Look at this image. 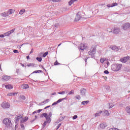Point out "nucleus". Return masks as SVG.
Wrapping results in <instances>:
<instances>
[{"mask_svg":"<svg viewBox=\"0 0 130 130\" xmlns=\"http://www.w3.org/2000/svg\"><path fill=\"white\" fill-rule=\"evenodd\" d=\"M22 67H24V64H21Z\"/></svg>","mask_w":130,"mask_h":130,"instance_id":"obj_62","label":"nucleus"},{"mask_svg":"<svg viewBox=\"0 0 130 130\" xmlns=\"http://www.w3.org/2000/svg\"><path fill=\"white\" fill-rule=\"evenodd\" d=\"M104 113H105V115L106 116H109V112H108V111H107V110H105V111H104Z\"/></svg>","mask_w":130,"mask_h":130,"instance_id":"obj_26","label":"nucleus"},{"mask_svg":"<svg viewBox=\"0 0 130 130\" xmlns=\"http://www.w3.org/2000/svg\"><path fill=\"white\" fill-rule=\"evenodd\" d=\"M77 118H78V116H77V115H74V116L73 117V119H77Z\"/></svg>","mask_w":130,"mask_h":130,"instance_id":"obj_43","label":"nucleus"},{"mask_svg":"<svg viewBox=\"0 0 130 130\" xmlns=\"http://www.w3.org/2000/svg\"><path fill=\"white\" fill-rule=\"evenodd\" d=\"M49 102V99H47L45 101L43 102V103H44L45 104H46V103H48Z\"/></svg>","mask_w":130,"mask_h":130,"instance_id":"obj_34","label":"nucleus"},{"mask_svg":"<svg viewBox=\"0 0 130 130\" xmlns=\"http://www.w3.org/2000/svg\"><path fill=\"white\" fill-rule=\"evenodd\" d=\"M7 15L9 16L10 15H12L13 14H14V13H15V10L13 9H9L7 11Z\"/></svg>","mask_w":130,"mask_h":130,"instance_id":"obj_11","label":"nucleus"},{"mask_svg":"<svg viewBox=\"0 0 130 130\" xmlns=\"http://www.w3.org/2000/svg\"><path fill=\"white\" fill-rule=\"evenodd\" d=\"M109 130H119V129H118V128H110Z\"/></svg>","mask_w":130,"mask_h":130,"instance_id":"obj_41","label":"nucleus"},{"mask_svg":"<svg viewBox=\"0 0 130 130\" xmlns=\"http://www.w3.org/2000/svg\"><path fill=\"white\" fill-rule=\"evenodd\" d=\"M107 126V124L106 123H103L100 124L101 128H105Z\"/></svg>","mask_w":130,"mask_h":130,"instance_id":"obj_16","label":"nucleus"},{"mask_svg":"<svg viewBox=\"0 0 130 130\" xmlns=\"http://www.w3.org/2000/svg\"><path fill=\"white\" fill-rule=\"evenodd\" d=\"M42 111V109H39L38 110V113H40V112H41V111Z\"/></svg>","mask_w":130,"mask_h":130,"instance_id":"obj_52","label":"nucleus"},{"mask_svg":"<svg viewBox=\"0 0 130 130\" xmlns=\"http://www.w3.org/2000/svg\"><path fill=\"white\" fill-rule=\"evenodd\" d=\"M126 111H127V113H130V107H127L126 108Z\"/></svg>","mask_w":130,"mask_h":130,"instance_id":"obj_29","label":"nucleus"},{"mask_svg":"<svg viewBox=\"0 0 130 130\" xmlns=\"http://www.w3.org/2000/svg\"><path fill=\"white\" fill-rule=\"evenodd\" d=\"M85 89H83L82 90H81V95H85Z\"/></svg>","mask_w":130,"mask_h":130,"instance_id":"obj_36","label":"nucleus"},{"mask_svg":"<svg viewBox=\"0 0 130 130\" xmlns=\"http://www.w3.org/2000/svg\"><path fill=\"white\" fill-rule=\"evenodd\" d=\"M30 53H33V49H31V51L30 52Z\"/></svg>","mask_w":130,"mask_h":130,"instance_id":"obj_56","label":"nucleus"},{"mask_svg":"<svg viewBox=\"0 0 130 130\" xmlns=\"http://www.w3.org/2000/svg\"><path fill=\"white\" fill-rule=\"evenodd\" d=\"M15 29L14 28V29L8 31L7 32L4 34V35H0V38H4V37H5L6 36H10V35H11L12 33H14V32H15Z\"/></svg>","mask_w":130,"mask_h":130,"instance_id":"obj_3","label":"nucleus"},{"mask_svg":"<svg viewBox=\"0 0 130 130\" xmlns=\"http://www.w3.org/2000/svg\"><path fill=\"white\" fill-rule=\"evenodd\" d=\"M10 79H11V78L10 77V76H5L2 78V80L3 81H9Z\"/></svg>","mask_w":130,"mask_h":130,"instance_id":"obj_15","label":"nucleus"},{"mask_svg":"<svg viewBox=\"0 0 130 130\" xmlns=\"http://www.w3.org/2000/svg\"><path fill=\"white\" fill-rule=\"evenodd\" d=\"M18 93H8L7 96H15V95H17Z\"/></svg>","mask_w":130,"mask_h":130,"instance_id":"obj_25","label":"nucleus"},{"mask_svg":"<svg viewBox=\"0 0 130 130\" xmlns=\"http://www.w3.org/2000/svg\"><path fill=\"white\" fill-rule=\"evenodd\" d=\"M104 73L106 74V75H108V74H109V72H108V71L106 70L104 71Z\"/></svg>","mask_w":130,"mask_h":130,"instance_id":"obj_46","label":"nucleus"},{"mask_svg":"<svg viewBox=\"0 0 130 130\" xmlns=\"http://www.w3.org/2000/svg\"><path fill=\"white\" fill-rule=\"evenodd\" d=\"M28 119V117H24L23 116H22V118H21V120H20V123H24V122H26V121H27Z\"/></svg>","mask_w":130,"mask_h":130,"instance_id":"obj_12","label":"nucleus"},{"mask_svg":"<svg viewBox=\"0 0 130 130\" xmlns=\"http://www.w3.org/2000/svg\"><path fill=\"white\" fill-rule=\"evenodd\" d=\"M13 52L14 53H19V51L17 50H13Z\"/></svg>","mask_w":130,"mask_h":130,"instance_id":"obj_44","label":"nucleus"},{"mask_svg":"<svg viewBox=\"0 0 130 130\" xmlns=\"http://www.w3.org/2000/svg\"><path fill=\"white\" fill-rule=\"evenodd\" d=\"M5 88H6V89H9L10 90H11V89H13V85H6L5 86Z\"/></svg>","mask_w":130,"mask_h":130,"instance_id":"obj_19","label":"nucleus"},{"mask_svg":"<svg viewBox=\"0 0 130 130\" xmlns=\"http://www.w3.org/2000/svg\"><path fill=\"white\" fill-rule=\"evenodd\" d=\"M49 107H50V106H48L46 107L44 109H47V108H49Z\"/></svg>","mask_w":130,"mask_h":130,"instance_id":"obj_51","label":"nucleus"},{"mask_svg":"<svg viewBox=\"0 0 130 130\" xmlns=\"http://www.w3.org/2000/svg\"><path fill=\"white\" fill-rule=\"evenodd\" d=\"M37 118H38V116H35V118H36V119Z\"/></svg>","mask_w":130,"mask_h":130,"instance_id":"obj_58","label":"nucleus"},{"mask_svg":"<svg viewBox=\"0 0 130 130\" xmlns=\"http://www.w3.org/2000/svg\"><path fill=\"white\" fill-rule=\"evenodd\" d=\"M61 45V44H59L58 46H60Z\"/></svg>","mask_w":130,"mask_h":130,"instance_id":"obj_61","label":"nucleus"},{"mask_svg":"<svg viewBox=\"0 0 130 130\" xmlns=\"http://www.w3.org/2000/svg\"><path fill=\"white\" fill-rule=\"evenodd\" d=\"M58 94H60V95H63L64 94H66V91H63L62 92H58Z\"/></svg>","mask_w":130,"mask_h":130,"instance_id":"obj_35","label":"nucleus"},{"mask_svg":"<svg viewBox=\"0 0 130 130\" xmlns=\"http://www.w3.org/2000/svg\"><path fill=\"white\" fill-rule=\"evenodd\" d=\"M109 105H110L109 108H113V107L114 106V104L112 103L110 104Z\"/></svg>","mask_w":130,"mask_h":130,"instance_id":"obj_37","label":"nucleus"},{"mask_svg":"<svg viewBox=\"0 0 130 130\" xmlns=\"http://www.w3.org/2000/svg\"><path fill=\"white\" fill-rule=\"evenodd\" d=\"M47 124V123L46 122V121H45L44 123L43 124V126H46Z\"/></svg>","mask_w":130,"mask_h":130,"instance_id":"obj_47","label":"nucleus"},{"mask_svg":"<svg viewBox=\"0 0 130 130\" xmlns=\"http://www.w3.org/2000/svg\"><path fill=\"white\" fill-rule=\"evenodd\" d=\"M21 126L22 128H23V127H24V125H23V124H22V125H21Z\"/></svg>","mask_w":130,"mask_h":130,"instance_id":"obj_57","label":"nucleus"},{"mask_svg":"<svg viewBox=\"0 0 130 130\" xmlns=\"http://www.w3.org/2000/svg\"><path fill=\"white\" fill-rule=\"evenodd\" d=\"M43 116H44V117H45L46 119V122L47 123H50L51 121V119L50 118L51 117V116H52V114L51 113V112H50L49 113V115H47V113H43Z\"/></svg>","mask_w":130,"mask_h":130,"instance_id":"obj_2","label":"nucleus"},{"mask_svg":"<svg viewBox=\"0 0 130 130\" xmlns=\"http://www.w3.org/2000/svg\"><path fill=\"white\" fill-rule=\"evenodd\" d=\"M3 123L5 126V130L13 129V123L11 118H6L3 120Z\"/></svg>","mask_w":130,"mask_h":130,"instance_id":"obj_1","label":"nucleus"},{"mask_svg":"<svg viewBox=\"0 0 130 130\" xmlns=\"http://www.w3.org/2000/svg\"><path fill=\"white\" fill-rule=\"evenodd\" d=\"M78 0H71L69 2V6H72V5H73V4H74V3H75V2H77Z\"/></svg>","mask_w":130,"mask_h":130,"instance_id":"obj_21","label":"nucleus"},{"mask_svg":"<svg viewBox=\"0 0 130 130\" xmlns=\"http://www.w3.org/2000/svg\"><path fill=\"white\" fill-rule=\"evenodd\" d=\"M88 103H89V101H83L82 102V104L83 105H85L86 104H88Z\"/></svg>","mask_w":130,"mask_h":130,"instance_id":"obj_27","label":"nucleus"},{"mask_svg":"<svg viewBox=\"0 0 130 130\" xmlns=\"http://www.w3.org/2000/svg\"><path fill=\"white\" fill-rule=\"evenodd\" d=\"M36 59L40 62L42 61V58L41 57H37Z\"/></svg>","mask_w":130,"mask_h":130,"instance_id":"obj_33","label":"nucleus"},{"mask_svg":"<svg viewBox=\"0 0 130 130\" xmlns=\"http://www.w3.org/2000/svg\"><path fill=\"white\" fill-rule=\"evenodd\" d=\"M74 93H75V91L72 90L69 92L68 95H73Z\"/></svg>","mask_w":130,"mask_h":130,"instance_id":"obj_31","label":"nucleus"},{"mask_svg":"<svg viewBox=\"0 0 130 130\" xmlns=\"http://www.w3.org/2000/svg\"><path fill=\"white\" fill-rule=\"evenodd\" d=\"M10 106V103L7 102H3L1 104V107L4 109H7L9 108Z\"/></svg>","mask_w":130,"mask_h":130,"instance_id":"obj_5","label":"nucleus"},{"mask_svg":"<svg viewBox=\"0 0 130 130\" xmlns=\"http://www.w3.org/2000/svg\"><path fill=\"white\" fill-rule=\"evenodd\" d=\"M117 3H113L111 5V7H115L116 6H117Z\"/></svg>","mask_w":130,"mask_h":130,"instance_id":"obj_38","label":"nucleus"},{"mask_svg":"<svg viewBox=\"0 0 130 130\" xmlns=\"http://www.w3.org/2000/svg\"><path fill=\"white\" fill-rule=\"evenodd\" d=\"M75 98L76 99H77L78 100H80V99H81V97L80 96V95H77V96H75Z\"/></svg>","mask_w":130,"mask_h":130,"instance_id":"obj_40","label":"nucleus"},{"mask_svg":"<svg viewBox=\"0 0 130 130\" xmlns=\"http://www.w3.org/2000/svg\"><path fill=\"white\" fill-rule=\"evenodd\" d=\"M22 118H23V115H20L19 116H18L16 118V122H19V121H20V120H22Z\"/></svg>","mask_w":130,"mask_h":130,"instance_id":"obj_14","label":"nucleus"},{"mask_svg":"<svg viewBox=\"0 0 130 130\" xmlns=\"http://www.w3.org/2000/svg\"><path fill=\"white\" fill-rule=\"evenodd\" d=\"M122 64H117L116 65L112 66L113 70L115 71H119L121 69Z\"/></svg>","mask_w":130,"mask_h":130,"instance_id":"obj_4","label":"nucleus"},{"mask_svg":"<svg viewBox=\"0 0 130 130\" xmlns=\"http://www.w3.org/2000/svg\"><path fill=\"white\" fill-rule=\"evenodd\" d=\"M112 49L113 50H115L116 51H118V50H119V48H118L116 46H113L112 47Z\"/></svg>","mask_w":130,"mask_h":130,"instance_id":"obj_17","label":"nucleus"},{"mask_svg":"<svg viewBox=\"0 0 130 130\" xmlns=\"http://www.w3.org/2000/svg\"><path fill=\"white\" fill-rule=\"evenodd\" d=\"M110 30V29H109L107 30L108 32H109V33H111V32H112V30Z\"/></svg>","mask_w":130,"mask_h":130,"instance_id":"obj_53","label":"nucleus"},{"mask_svg":"<svg viewBox=\"0 0 130 130\" xmlns=\"http://www.w3.org/2000/svg\"><path fill=\"white\" fill-rule=\"evenodd\" d=\"M101 113H102V111H100L99 112L95 113V117H97L98 116H100V115H101Z\"/></svg>","mask_w":130,"mask_h":130,"instance_id":"obj_20","label":"nucleus"},{"mask_svg":"<svg viewBox=\"0 0 130 130\" xmlns=\"http://www.w3.org/2000/svg\"><path fill=\"white\" fill-rule=\"evenodd\" d=\"M60 125H61V123L58 124V126H57V129L59 128V127H60Z\"/></svg>","mask_w":130,"mask_h":130,"instance_id":"obj_50","label":"nucleus"},{"mask_svg":"<svg viewBox=\"0 0 130 130\" xmlns=\"http://www.w3.org/2000/svg\"><path fill=\"white\" fill-rule=\"evenodd\" d=\"M35 113H36V111H35L32 113V114H35Z\"/></svg>","mask_w":130,"mask_h":130,"instance_id":"obj_60","label":"nucleus"},{"mask_svg":"<svg viewBox=\"0 0 130 130\" xmlns=\"http://www.w3.org/2000/svg\"><path fill=\"white\" fill-rule=\"evenodd\" d=\"M57 103H57V102H54V103H53L52 104V106H53V105H56V104H57Z\"/></svg>","mask_w":130,"mask_h":130,"instance_id":"obj_49","label":"nucleus"},{"mask_svg":"<svg viewBox=\"0 0 130 130\" xmlns=\"http://www.w3.org/2000/svg\"><path fill=\"white\" fill-rule=\"evenodd\" d=\"M22 89H28L29 88V85L28 84H23L21 86Z\"/></svg>","mask_w":130,"mask_h":130,"instance_id":"obj_18","label":"nucleus"},{"mask_svg":"<svg viewBox=\"0 0 130 130\" xmlns=\"http://www.w3.org/2000/svg\"><path fill=\"white\" fill-rule=\"evenodd\" d=\"M95 53H96V49L94 48H92L91 50L88 52V54L91 56H93Z\"/></svg>","mask_w":130,"mask_h":130,"instance_id":"obj_8","label":"nucleus"},{"mask_svg":"<svg viewBox=\"0 0 130 130\" xmlns=\"http://www.w3.org/2000/svg\"><path fill=\"white\" fill-rule=\"evenodd\" d=\"M1 16L2 17H8V13L6 12H4V13H1Z\"/></svg>","mask_w":130,"mask_h":130,"instance_id":"obj_22","label":"nucleus"},{"mask_svg":"<svg viewBox=\"0 0 130 130\" xmlns=\"http://www.w3.org/2000/svg\"><path fill=\"white\" fill-rule=\"evenodd\" d=\"M47 54H48V52L47 51L43 54V57H45L47 55Z\"/></svg>","mask_w":130,"mask_h":130,"instance_id":"obj_39","label":"nucleus"},{"mask_svg":"<svg viewBox=\"0 0 130 130\" xmlns=\"http://www.w3.org/2000/svg\"><path fill=\"white\" fill-rule=\"evenodd\" d=\"M106 64L107 65V67L109 66V62L107 61V60H106Z\"/></svg>","mask_w":130,"mask_h":130,"instance_id":"obj_48","label":"nucleus"},{"mask_svg":"<svg viewBox=\"0 0 130 130\" xmlns=\"http://www.w3.org/2000/svg\"><path fill=\"white\" fill-rule=\"evenodd\" d=\"M54 66H57L58 64H59V63H58V62H57V61H56L54 63Z\"/></svg>","mask_w":130,"mask_h":130,"instance_id":"obj_45","label":"nucleus"},{"mask_svg":"<svg viewBox=\"0 0 130 130\" xmlns=\"http://www.w3.org/2000/svg\"><path fill=\"white\" fill-rule=\"evenodd\" d=\"M105 79H107V77H105Z\"/></svg>","mask_w":130,"mask_h":130,"instance_id":"obj_63","label":"nucleus"},{"mask_svg":"<svg viewBox=\"0 0 130 130\" xmlns=\"http://www.w3.org/2000/svg\"><path fill=\"white\" fill-rule=\"evenodd\" d=\"M26 58L27 59H29V58H30V57L29 56H27Z\"/></svg>","mask_w":130,"mask_h":130,"instance_id":"obj_55","label":"nucleus"},{"mask_svg":"<svg viewBox=\"0 0 130 130\" xmlns=\"http://www.w3.org/2000/svg\"><path fill=\"white\" fill-rule=\"evenodd\" d=\"M35 66V64L33 63H30L29 64H27V67H34Z\"/></svg>","mask_w":130,"mask_h":130,"instance_id":"obj_30","label":"nucleus"},{"mask_svg":"<svg viewBox=\"0 0 130 130\" xmlns=\"http://www.w3.org/2000/svg\"><path fill=\"white\" fill-rule=\"evenodd\" d=\"M0 70L2 71V65H0Z\"/></svg>","mask_w":130,"mask_h":130,"instance_id":"obj_59","label":"nucleus"},{"mask_svg":"<svg viewBox=\"0 0 130 130\" xmlns=\"http://www.w3.org/2000/svg\"><path fill=\"white\" fill-rule=\"evenodd\" d=\"M81 19V14H79V13H78L75 17V22H78L80 21Z\"/></svg>","mask_w":130,"mask_h":130,"instance_id":"obj_10","label":"nucleus"},{"mask_svg":"<svg viewBox=\"0 0 130 130\" xmlns=\"http://www.w3.org/2000/svg\"><path fill=\"white\" fill-rule=\"evenodd\" d=\"M128 59H129V56H127V57H124L123 58H121L120 59V61H121V62H126Z\"/></svg>","mask_w":130,"mask_h":130,"instance_id":"obj_9","label":"nucleus"},{"mask_svg":"<svg viewBox=\"0 0 130 130\" xmlns=\"http://www.w3.org/2000/svg\"><path fill=\"white\" fill-rule=\"evenodd\" d=\"M120 31V30L119 29V28L115 27L114 30L113 31V33H114V34H118V33H119Z\"/></svg>","mask_w":130,"mask_h":130,"instance_id":"obj_13","label":"nucleus"},{"mask_svg":"<svg viewBox=\"0 0 130 130\" xmlns=\"http://www.w3.org/2000/svg\"><path fill=\"white\" fill-rule=\"evenodd\" d=\"M61 0H52L54 3H57L58 2H60Z\"/></svg>","mask_w":130,"mask_h":130,"instance_id":"obj_42","label":"nucleus"},{"mask_svg":"<svg viewBox=\"0 0 130 130\" xmlns=\"http://www.w3.org/2000/svg\"><path fill=\"white\" fill-rule=\"evenodd\" d=\"M37 73H42V71L41 70L35 71L32 74H37Z\"/></svg>","mask_w":130,"mask_h":130,"instance_id":"obj_28","label":"nucleus"},{"mask_svg":"<svg viewBox=\"0 0 130 130\" xmlns=\"http://www.w3.org/2000/svg\"><path fill=\"white\" fill-rule=\"evenodd\" d=\"M107 7H108V8H111V6H110V5H108Z\"/></svg>","mask_w":130,"mask_h":130,"instance_id":"obj_54","label":"nucleus"},{"mask_svg":"<svg viewBox=\"0 0 130 130\" xmlns=\"http://www.w3.org/2000/svg\"><path fill=\"white\" fill-rule=\"evenodd\" d=\"M64 99H66V98H63V99H59L57 102L58 103H60V102H61V101H63V100H64Z\"/></svg>","mask_w":130,"mask_h":130,"instance_id":"obj_32","label":"nucleus"},{"mask_svg":"<svg viewBox=\"0 0 130 130\" xmlns=\"http://www.w3.org/2000/svg\"><path fill=\"white\" fill-rule=\"evenodd\" d=\"M100 61L102 63H104V61L105 62H106V58H101L100 59Z\"/></svg>","mask_w":130,"mask_h":130,"instance_id":"obj_24","label":"nucleus"},{"mask_svg":"<svg viewBox=\"0 0 130 130\" xmlns=\"http://www.w3.org/2000/svg\"><path fill=\"white\" fill-rule=\"evenodd\" d=\"M25 12H26V10L25 9H22L19 12V15H23L24 13H25Z\"/></svg>","mask_w":130,"mask_h":130,"instance_id":"obj_23","label":"nucleus"},{"mask_svg":"<svg viewBox=\"0 0 130 130\" xmlns=\"http://www.w3.org/2000/svg\"><path fill=\"white\" fill-rule=\"evenodd\" d=\"M129 28L130 23L129 22L124 23L122 27V28L123 29V30H127V29H129Z\"/></svg>","mask_w":130,"mask_h":130,"instance_id":"obj_7","label":"nucleus"},{"mask_svg":"<svg viewBox=\"0 0 130 130\" xmlns=\"http://www.w3.org/2000/svg\"><path fill=\"white\" fill-rule=\"evenodd\" d=\"M87 48V46L84 43L80 44L78 46L79 50H84Z\"/></svg>","mask_w":130,"mask_h":130,"instance_id":"obj_6","label":"nucleus"}]
</instances>
